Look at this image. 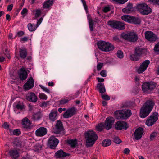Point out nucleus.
Segmentation results:
<instances>
[{
  "mask_svg": "<svg viewBox=\"0 0 159 159\" xmlns=\"http://www.w3.org/2000/svg\"><path fill=\"white\" fill-rule=\"evenodd\" d=\"M118 21H109L107 22V25L115 29H117Z\"/></svg>",
  "mask_w": 159,
  "mask_h": 159,
  "instance_id": "obj_33",
  "label": "nucleus"
},
{
  "mask_svg": "<svg viewBox=\"0 0 159 159\" xmlns=\"http://www.w3.org/2000/svg\"><path fill=\"white\" fill-rule=\"evenodd\" d=\"M157 136V133L156 132L152 133L150 135V138L151 140H154L155 137Z\"/></svg>",
  "mask_w": 159,
  "mask_h": 159,
  "instance_id": "obj_44",
  "label": "nucleus"
},
{
  "mask_svg": "<svg viewBox=\"0 0 159 159\" xmlns=\"http://www.w3.org/2000/svg\"><path fill=\"white\" fill-rule=\"evenodd\" d=\"M54 1V0H48L45 1L43 3V7L44 9L49 8L52 5Z\"/></svg>",
  "mask_w": 159,
  "mask_h": 159,
  "instance_id": "obj_26",
  "label": "nucleus"
},
{
  "mask_svg": "<svg viewBox=\"0 0 159 159\" xmlns=\"http://www.w3.org/2000/svg\"><path fill=\"white\" fill-rule=\"evenodd\" d=\"M100 75L103 77H106L107 75V72L105 70H102L100 73Z\"/></svg>",
  "mask_w": 159,
  "mask_h": 159,
  "instance_id": "obj_55",
  "label": "nucleus"
},
{
  "mask_svg": "<svg viewBox=\"0 0 159 159\" xmlns=\"http://www.w3.org/2000/svg\"><path fill=\"white\" fill-rule=\"evenodd\" d=\"M113 40L117 42H119L120 41L119 37L118 36H115L113 37Z\"/></svg>",
  "mask_w": 159,
  "mask_h": 159,
  "instance_id": "obj_61",
  "label": "nucleus"
},
{
  "mask_svg": "<svg viewBox=\"0 0 159 159\" xmlns=\"http://www.w3.org/2000/svg\"><path fill=\"white\" fill-rule=\"evenodd\" d=\"M154 50L155 52L159 53V42L155 45L154 48Z\"/></svg>",
  "mask_w": 159,
  "mask_h": 159,
  "instance_id": "obj_46",
  "label": "nucleus"
},
{
  "mask_svg": "<svg viewBox=\"0 0 159 159\" xmlns=\"http://www.w3.org/2000/svg\"><path fill=\"white\" fill-rule=\"evenodd\" d=\"M67 156V154L62 150L57 151L55 154L54 156L57 158L65 157Z\"/></svg>",
  "mask_w": 159,
  "mask_h": 159,
  "instance_id": "obj_23",
  "label": "nucleus"
},
{
  "mask_svg": "<svg viewBox=\"0 0 159 159\" xmlns=\"http://www.w3.org/2000/svg\"><path fill=\"white\" fill-rule=\"evenodd\" d=\"M127 127V123L123 121H118L115 125V128L116 130H120L122 129L126 130Z\"/></svg>",
  "mask_w": 159,
  "mask_h": 159,
  "instance_id": "obj_15",
  "label": "nucleus"
},
{
  "mask_svg": "<svg viewBox=\"0 0 159 159\" xmlns=\"http://www.w3.org/2000/svg\"><path fill=\"white\" fill-rule=\"evenodd\" d=\"M116 55L119 58H122L123 57V53L122 51L118 50L116 53Z\"/></svg>",
  "mask_w": 159,
  "mask_h": 159,
  "instance_id": "obj_43",
  "label": "nucleus"
},
{
  "mask_svg": "<svg viewBox=\"0 0 159 159\" xmlns=\"http://www.w3.org/2000/svg\"><path fill=\"white\" fill-rule=\"evenodd\" d=\"M150 61L149 60H145L140 66L139 68L138 69L137 72L139 73H141L145 71L148 65L150 64Z\"/></svg>",
  "mask_w": 159,
  "mask_h": 159,
  "instance_id": "obj_14",
  "label": "nucleus"
},
{
  "mask_svg": "<svg viewBox=\"0 0 159 159\" xmlns=\"http://www.w3.org/2000/svg\"><path fill=\"white\" fill-rule=\"evenodd\" d=\"M77 109L74 107L67 109L64 113L63 117L64 118H68L72 117L73 115L76 113Z\"/></svg>",
  "mask_w": 159,
  "mask_h": 159,
  "instance_id": "obj_9",
  "label": "nucleus"
},
{
  "mask_svg": "<svg viewBox=\"0 0 159 159\" xmlns=\"http://www.w3.org/2000/svg\"><path fill=\"white\" fill-rule=\"evenodd\" d=\"M150 2L153 4H156L159 5V0H150Z\"/></svg>",
  "mask_w": 159,
  "mask_h": 159,
  "instance_id": "obj_59",
  "label": "nucleus"
},
{
  "mask_svg": "<svg viewBox=\"0 0 159 159\" xmlns=\"http://www.w3.org/2000/svg\"><path fill=\"white\" fill-rule=\"evenodd\" d=\"M26 98L29 101L34 102H36L38 99L37 96L33 93H28L26 96Z\"/></svg>",
  "mask_w": 159,
  "mask_h": 159,
  "instance_id": "obj_21",
  "label": "nucleus"
},
{
  "mask_svg": "<svg viewBox=\"0 0 159 159\" xmlns=\"http://www.w3.org/2000/svg\"><path fill=\"white\" fill-rule=\"evenodd\" d=\"M2 126L3 128L6 129H9V125L7 122H5Z\"/></svg>",
  "mask_w": 159,
  "mask_h": 159,
  "instance_id": "obj_60",
  "label": "nucleus"
},
{
  "mask_svg": "<svg viewBox=\"0 0 159 159\" xmlns=\"http://www.w3.org/2000/svg\"><path fill=\"white\" fill-rule=\"evenodd\" d=\"M59 141L55 136H52L50 137L48 141V145L51 149H54L57 145Z\"/></svg>",
  "mask_w": 159,
  "mask_h": 159,
  "instance_id": "obj_11",
  "label": "nucleus"
},
{
  "mask_svg": "<svg viewBox=\"0 0 159 159\" xmlns=\"http://www.w3.org/2000/svg\"><path fill=\"white\" fill-rule=\"evenodd\" d=\"M131 17L132 16L129 15H123L121 16V19L126 22L130 23Z\"/></svg>",
  "mask_w": 159,
  "mask_h": 159,
  "instance_id": "obj_35",
  "label": "nucleus"
},
{
  "mask_svg": "<svg viewBox=\"0 0 159 159\" xmlns=\"http://www.w3.org/2000/svg\"><path fill=\"white\" fill-rule=\"evenodd\" d=\"M143 49L139 47H136L134 50V54L130 55V59L134 61H137L139 60L140 57L143 52Z\"/></svg>",
  "mask_w": 159,
  "mask_h": 159,
  "instance_id": "obj_7",
  "label": "nucleus"
},
{
  "mask_svg": "<svg viewBox=\"0 0 159 159\" xmlns=\"http://www.w3.org/2000/svg\"><path fill=\"white\" fill-rule=\"evenodd\" d=\"M86 144L88 147L93 145L98 139L97 135L92 131H88L85 134Z\"/></svg>",
  "mask_w": 159,
  "mask_h": 159,
  "instance_id": "obj_2",
  "label": "nucleus"
},
{
  "mask_svg": "<svg viewBox=\"0 0 159 159\" xmlns=\"http://www.w3.org/2000/svg\"><path fill=\"white\" fill-rule=\"evenodd\" d=\"M21 124L22 127L27 130H30L32 128L31 122L27 117H25L22 119Z\"/></svg>",
  "mask_w": 159,
  "mask_h": 159,
  "instance_id": "obj_12",
  "label": "nucleus"
},
{
  "mask_svg": "<svg viewBox=\"0 0 159 159\" xmlns=\"http://www.w3.org/2000/svg\"><path fill=\"white\" fill-rule=\"evenodd\" d=\"M47 132L46 128L43 127H41L38 128L35 131L36 135L39 137H42L45 135Z\"/></svg>",
  "mask_w": 159,
  "mask_h": 159,
  "instance_id": "obj_17",
  "label": "nucleus"
},
{
  "mask_svg": "<svg viewBox=\"0 0 159 159\" xmlns=\"http://www.w3.org/2000/svg\"><path fill=\"white\" fill-rule=\"evenodd\" d=\"M134 11V9L133 7H126L122 9V12L126 14L130 13L133 12Z\"/></svg>",
  "mask_w": 159,
  "mask_h": 159,
  "instance_id": "obj_31",
  "label": "nucleus"
},
{
  "mask_svg": "<svg viewBox=\"0 0 159 159\" xmlns=\"http://www.w3.org/2000/svg\"><path fill=\"white\" fill-rule=\"evenodd\" d=\"M67 143L71 147L74 148L77 144V140L76 139L67 140Z\"/></svg>",
  "mask_w": 159,
  "mask_h": 159,
  "instance_id": "obj_30",
  "label": "nucleus"
},
{
  "mask_svg": "<svg viewBox=\"0 0 159 159\" xmlns=\"http://www.w3.org/2000/svg\"><path fill=\"white\" fill-rule=\"evenodd\" d=\"M136 8L142 15H147L152 12V9L145 3H139L137 4Z\"/></svg>",
  "mask_w": 159,
  "mask_h": 159,
  "instance_id": "obj_4",
  "label": "nucleus"
},
{
  "mask_svg": "<svg viewBox=\"0 0 159 159\" xmlns=\"http://www.w3.org/2000/svg\"><path fill=\"white\" fill-rule=\"evenodd\" d=\"M5 52L4 53L6 56L8 58V59H10L11 57L7 49L6 48L5 49Z\"/></svg>",
  "mask_w": 159,
  "mask_h": 159,
  "instance_id": "obj_57",
  "label": "nucleus"
},
{
  "mask_svg": "<svg viewBox=\"0 0 159 159\" xmlns=\"http://www.w3.org/2000/svg\"><path fill=\"white\" fill-rule=\"evenodd\" d=\"M112 1L118 2L120 4H123L125 3L128 0H112Z\"/></svg>",
  "mask_w": 159,
  "mask_h": 159,
  "instance_id": "obj_52",
  "label": "nucleus"
},
{
  "mask_svg": "<svg viewBox=\"0 0 159 159\" xmlns=\"http://www.w3.org/2000/svg\"><path fill=\"white\" fill-rule=\"evenodd\" d=\"M14 107L18 110H22L24 109L25 105L23 101H19L14 103Z\"/></svg>",
  "mask_w": 159,
  "mask_h": 159,
  "instance_id": "obj_22",
  "label": "nucleus"
},
{
  "mask_svg": "<svg viewBox=\"0 0 159 159\" xmlns=\"http://www.w3.org/2000/svg\"><path fill=\"white\" fill-rule=\"evenodd\" d=\"M97 89L98 90L99 92L101 93H105L106 89L104 85L102 83H98L96 87Z\"/></svg>",
  "mask_w": 159,
  "mask_h": 159,
  "instance_id": "obj_27",
  "label": "nucleus"
},
{
  "mask_svg": "<svg viewBox=\"0 0 159 159\" xmlns=\"http://www.w3.org/2000/svg\"><path fill=\"white\" fill-rule=\"evenodd\" d=\"M43 18L42 17H41L40 18L39 20L38 21L37 24L36 25L37 26V27H38L39 25L41 24V23L42 22V20H43Z\"/></svg>",
  "mask_w": 159,
  "mask_h": 159,
  "instance_id": "obj_62",
  "label": "nucleus"
},
{
  "mask_svg": "<svg viewBox=\"0 0 159 159\" xmlns=\"http://www.w3.org/2000/svg\"><path fill=\"white\" fill-rule=\"evenodd\" d=\"M19 53L20 57L21 58L25 59L27 55V51L25 48L20 49Z\"/></svg>",
  "mask_w": 159,
  "mask_h": 159,
  "instance_id": "obj_28",
  "label": "nucleus"
},
{
  "mask_svg": "<svg viewBox=\"0 0 159 159\" xmlns=\"http://www.w3.org/2000/svg\"><path fill=\"white\" fill-rule=\"evenodd\" d=\"M13 132V134L16 135H18L21 133L20 130L18 129L14 130Z\"/></svg>",
  "mask_w": 159,
  "mask_h": 159,
  "instance_id": "obj_50",
  "label": "nucleus"
},
{
  "mask_svg": "<svg viewBox=\"0 0 159 159\" xmlns=\"http://www.w3.org/2000/svg\"><path fill=\"white\" fill-rule=\"evenodd\" d=\"M63 129L62 122L60 120H57L55 127L54 128V132L56 134H58L61 132Z\"/></svg>",
  "mask_w": 159,
  "mask_h": 159,
  "instance_id": "obj_18",
  "label": "nucleus"
},
{
  "mask_svg": "<svg viewBox=\"0 0 159 159\" xmlns=\"http://www.w3.org/2000/svg\"><path fill=\"white\" fill-rule=\"evenodd\" d=\"M102 98L105 100H108L110 99V97L107 95H102Z\"/></svg>",
  "mask_w": 159,
  "mask_h": 159,
  "instance_id": "obj_56",
  "label": "nucleus"
},
{
  "mask_svg": "<svg viewBox=\"0 0 159 159\" xmlns=\"http://www.w3.org/2000/svg\"><path fill=\"white\" fill-rule=\"evenodd\" d=\"M97 45L99 49L102 51H111L114 48V47L112 44L103 41L98 42L97 43Z\"/></svg>",
  "mask_w": 159,
  "mask_h": 159,
  "instance_id": "obj_3",
  "label": "nucleus"
},
{
  "mask_svg": "<svg viewBox=\"0 0 159 159\" xmlns=\"http://www.w3.org/2000/svg\"><path fill=\"white\" fill-rule=\"evenodd\" d=\"M69 101V100L67 99L63 98L59 101L61 104H66Z\"/></svg>",
  "mask_w": 159,
  "mask_h": 159,
  "instance_id": "obj_47",
  "label": "nucleus"
},
{
  "mask_svg": "<svg viewBox=\"0 0 159 159\" xmlns=\"http://www.w3.org/2000/svg\"><path fill=\"white\" fill-rule=\"evenodd\" d=\"M146 39L148 41L153 42L157 39V36L151 31H147L144 33Z\"/></svg>",
  "mask_w": 159,
  "mask_h": 159,
  "instance_id": "obj_10",
  "label": "nucleus"
},
{
  "mask_svg": "<svg viewBox=\"0 0 159 159\" xmlns=\"http://www.w3.org/2000/svg\"><path fill=\"white\" fill-rule=\"evenodd\" d=\"M156 83L152 82H145L142 85V90L144 93H149L156 87Z\"/></svg>",
  "mask_w": 159,
  "mask_h": 159,
  "instance_id": "obj_6",
  "label": "nucleus"
},
{
  "mask_svg": "<svg viewBox=\"0 0 159 159\" xmlns=\"http://www.w3.org/2000/svg\"><path fill=\"white\" fill-rule=\"evenodd\" d=\"M57 111L56 110H53L49 114V119L52 121H54L57 119Z\"/></svg>",
  "mask_w": 159,
  "mask_h": 159,
  "instance_id": "obj_25",
  "label": "nucleus"
},
{
  "mask_svg": "<svg viewBox=\"0 0 159 159\" xmlns=\"http://www.w3.org/2000/svg\"><path fill=\"white\" fill-rule=\"evenodd\" d=\"M27 26L28 30L30 31H34L37 27L36 25L34 26L30 23H29Z\"/></svg>",
  "mask_w": 159,
  "mask_h": 159,
  "instance_id": "obj_39",
  "label": "nucleus"
},
{
  "mask_svg": "<svg viewBox=\"0 0 159 159\" xmlns=\"http://www.w3.org/2000/svg\"><path fill=\"white\" fill-rule=\"evenodd\" d=\"M113 141L115 143L117 144H119L122 142V141L119 139V138L117 137H115L114 138Z\"/></svg>",
  "mask_w": 159,
  "mask_h": 159,
  "instance_id": "obj_45",
  "label": "nucleus"
},
{
  "mask_svg": "<svg viewBox=\"0 0 159 159\" xmlns=\"http://www.w3.org/2000/svg\"><path fill=\"white\" fill-rule=\"evenodd\" d=\"M143 133V128L139 127L137 129L134 133V135L136 140H139L141 139Z\"/></svg>",
  "mask_w": 159,
  "mask_h": 159,
  "instance_id": "obj_16",
  "label": "nucleus"
},
{
  "mask_svg": "<svg viewBox=\"0 0 159 159\" xmlns=\"http://www.w3.org/2000/svg\"><path fill=\"white\" fill-rule=\"evenodd\" d=\"M114 122V119L112 117L107 118L105 123H104L105 128L107 130H109L112 127Z\"/></svg>",
  "mask_w": 159,
  "mask_h": 159,
  "instance_id": "obj_13",
  "label": "nucleus"
},
{
  "mask_svg": "<svg viewBox=\"0 0 159 159\" xmlns=\"http://www.w3.org/2000/svg\"><path fill=\"white\" fill-rule=\"evenodd\" d=\"M111 10V8L109 6H107L104 7L103 9V11L104 12L106 13L109 11Z\"/></svg>",
  "mask_w": 159,
  "mask_h": 159,
  "instance_id": "obj_54",
  "label": "nucleus"
},
{
  "mask_svg": "<svg viewBox=\"0 0 159 159\" xmlns=\"http://www.w3.org/2000/svg\"><path fill=\"white\" fill-rule=\"evenodd\" d=\"M158 113L155 112L151 115L149 117L156 122L158 119Z\"/></svg>",
  "mask_w": 159,
  "mask_h": 159,
  "instance_id": "obj_36",
  "label": "nucleus"
},
{
  "mask_svg": "<svg viewBox=\"0 0 159 159\" xmlns=\"http://www.w3.org/2000/svg\"><path fill=\"white\" fill-rule=\"evenodd\" d=\"M121 36L125 39L131 42H136L138 38V35L134 32H130L127 33H123L121 34Z\"/></svg>",
  "mask_w": 159,
  "mask_h": 159,
  "instance_id": "obj_5",
  "label": "nucleus"
},
{
  "mask_svg": "<svg viewBox=\"0 0 159 159\" xmlns=\"http://www.w3.org/2000/svg\"><path fill=\"white\" fill-rule=\"evenodd\" d=\"M103 66V63H99L97 65V70L98 71L100 70L102 67Z\"/></svg>",
  "mask_w": 159,
  "mask_h": 159,
  "instance_id": "obj_53",
  "label": "nucleus"
},
{
  "mask_svg": "<svg viewBox=\"0 0 159 159\" xmlns=\"http://www.w3.org/2000/svg\"><path fill=\"white\" fill-rule=\"evenodd\" d=\"M141 23V20L139 18H136L133 16H132L131 23L135 24H139Z\"/></svg>",
  "mask_w": 159,
  "mask_h": 159,
  "instance_id": "obj_34",
  "label": "nucleus"
},
{
  "mask_svg": "<svg viewBox=\"0 0 159 159\" xmlns=\"http://www.w3.org/2000/svg\"><path fill=\"white\" fill-rule=\"evenodd\" d=\"M41 116L42 115L41 112L39 111L33 114L32 119L34 120H39Z\"/></svg>",
  "mask_w": 159,
  "mask_h": 159,
  "instance_id": "obj_32",
  "label": "nucleus"
},
{
  "mask_svg": "<svg viewBox=\"0 0 159 159\" xmlns=\"http://www.w3.org/2000/svg\"><path fill=\"white\" fill-rule=\"evenodd\" d=\"M39 98L42 100H46L47 98V96L43 93H40L39 95Z\"/></svg>",
  "mask_w": 159,
  "mask_h": 159,
  "instance_id": "obj_42",
  "label": "nucleus"
},
{
  "mask_svg": "<svg viewBox=\"0 0 159 159\" xmlns=\"http://www.w3.org/2000/svg\"><path fill=\"white\" fill-rule=\"evenodd\" d=\"M155 122L154 121L149 117L146 120V124L148 126H151L153 125Z\"/></svg>",
  "mask_w": 159,
  "mask_h": 159,
  "instance_id": "obj_40",
  "label": "nucleus"
},
{
  "mask_svg": "<svg viewBox=\"0 0 159 159\" xmlns=\"http://www.w3.org/2000/svg\"><path fill=\"white\" fill-rule=\"evenodd\" d=\"M130 150L129 148H125L124 150V153L126 154L129 153Z\"/></svg>",
  "mask_w": 159,
  "mask_h": 159,
  "instance_id": "obj_64",
  "label": "nucleus"
},
{
  "mask_svg": "<svg viewBox=\"0 0 159 159\" xmlns=\"http://www.w3.org/2000/svg\"><path fill=\"white\" fill-rule=\"evenodd\" d=\"M19 76L22 80H25L26 79L28 74L25 68H22L20 69L19 73Z\"/></svg>",
  "mask_w": 159,
  "mask_h": 159,
  "instance_id": "obj_20",
  "label": "nucleus"
},
{
  "mask_svg": "<svg viewBox=\"0 0 159 159\" xmlns=\"http://www.w3.org/2000/svg\"><path fill=\"white\" fill-rule=\"evenodd\" d=\"M154 104L153 102L151 100L147 101L141 109L140 117L142 118H144L147 116L152 109Z\"/></svg>",
  "mask_w": 159,
  "mask_h": 159,
  "instance_id": "obj_1",
  "label": "nucleus"
},
{
  "mask_svg": "<svg viewBox=\"0 0 159 159\" xmlns=\"http://www.w3.org/2000/svg\"><path fill=\"white\" fill-rule=\"evenodd\" d=\"M125 28V24L120 22L118 21L117 22V29L120 30H124Z\"/></svg>",
  "mask_w": 159,
  "mask_h": 159,
  "instance_id": "obj_41",
  "label": "nucleus"
},
{
  "mask_svg": "<svg viewBox=\"0 0 159 159\" xmlns=\"http://www.w3.org/2000/svg\"><path fill=\"white\" fill-rule=\"evenodd\" d=\"M34 11L36 12L35 14V16L36 18L38 17L41 13V11L39 9L35 10Z\"/></svg>",
  "mask_w": 159,
  "mask_h": 159,
  "instance_id": "obj_48",
  "label": "nucleus"
},
{
  "mask_svg": "<svg viewBox=\"0 0 159 159\" xmlns=\"http://www.w3.org/2000/svg\"><path fill=\"white\" fill-rule=\"evenodd\" d=\"M39 86L43 91L48 93H50V91L47 88L45 87L42 85H40Z\"/></svg>",
  "mask_w": 159,
  "mask_h": 159,
  "instance_id": "obj_49",
  "label": "nucleus"
},
{
  "mask_svg": "<svg viewBox=\"0 0 159 159\" xmlns=\"http://www.w3.org/2000/svg\"><path fill=\"white\" fill-rule=\"evenodd\" d=\"M24 34V32L22 31H20L17 33V35L19 37H20Z\"/></svg>",
  "mask_w": 159,
  "mask_h": 159,
  "instance_id": "obj_63",
  "label": "nucleus"
},
{
  "mask_svg": "<svg viewBox=\"0 0 159 159\" xmlns=\"http://www.w3.org/2000/svg\"><path fill=\"white\" fill-rule=\"evenodd\" d=\"M111 142L109 139H105L102 142V145L104 147H106L111 144Z\"/></svg>",
  "mask_w": 159,
  "mask_h": 159,
  "instance_id": "obj_38",
  "label": "nucleus"
},
{
  "mask_svg": "<svg viewBox=\"0 0 159 159\" xmlns=\"http://www.w3.org/2000/svg\"><path fill=\"white\" fill-rule=\"evenodd\" d=\"M105 128L104 123L98 124L96 127V130L99 132L102 131Z\"/></svg>",
  "mask_w": 159,
  "mask_h": 159,
  "instance_id": "obj_37",
  "label": "nucleus"
},
{
  "mask_svg": "<svg viewBox=\"0 0 159 159\" xmlns=\"http://www.w3.org/2000/svg\"><path fill=\"white\" fill-rule=\"evenodd\" d=\"M118 116L121 119H125L129 117L131 114L130 110H124L116 111Z\"/></svg>",
  "mask_w": 159,
  "mask_h": 159,
  "instance_id": "obj_8",
  "label": "nucleus"
},
{
  "mask_svg": "<svg viewBox=\"0 0 159 159\" xmlns=\"http://www.w3.org/2000/svg\"><path fill=\"white\" fill-rule=\"evenodd\" d=\"M87 18L88 20L90 30L93 31V25L94 24L93 20L92 19L90 15L89 14L87 15Z\"/></svg>",
  "mask_w": 159,
  "mask_h": 159,
  "instance_id": "obj_29",
  "label": "nucleus"
},
{
  "mask_svg": "<svg viewBox=\"0 0 159 159\" xmlns=\"http://www.w3.org/2000/svg\"><path fill=\"white\" fill-rule=\"evenodd\" d=\"M8 153L10 156L14 159L17 158L19 156V152L16 150H11Z\"/></svg>",
  "mask_w": 159,
  "mask_h": 159,
  "instance_id": "obj_24",
  "label": "nucleus"
},
{
  "mask_svg": "<svg viewBox=\"0 0 159 159\" xmlns=\"http://www.w3.org/2000/svg\"><path fill=\"white\" fill-rule=\"evenodd\" d=\"M34 80L32 77H30L24 86V89L26 90H29L33 88L34 86Z\"/></svg>",
  "mask_w": 159,
  "mask_h": 159,
  "instance_id": "obj_19",
  "label": "nucleus"
},
{
  "mask_svg": "<svg viewBox=\"0 0 159 159\" xmlns=\"http://www.w3.org/2000/svg\"><path fill=\"white\" fill-rule=\"evenodd\" d=\"M27 9L26 8H24L22 11L21 12V14L22 15H25L24 16L27 14Z\"/></svg>",
  "mask_w": 159,
  "mask_h": 159,
  "instance_id": "obj_58",
  "label": "nucleus"
},
{
  "mask_svg": "<svg viewBox=\"0 0 159 159\" xmlns=\"http://www.w3.org/2000/svg\"><path fill=\"white\" fill-rule=\"evenodd\" d=\"M81 1L82 2L84 6V8L86 12L87 13L88 12V7L86 5V3L85 0H81Z\"/></svg>",
  "mask_w": 159,
  "mask_h": 159,
  "instance_id": "obj_51",
  "label": "nucleus"
}]
</instances>
